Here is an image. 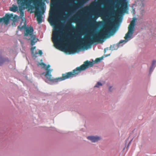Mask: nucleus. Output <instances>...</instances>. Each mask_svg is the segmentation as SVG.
Masks as SVG:
<instances>
[{
    "label": "nucleus",
    "mask_w": 156,
    "mask_h": 156,
    "mask_svg": "<svg viewBox=\"0 0 156 156\" xmlns=\"http://www.w3.org/2000/svg\"><path fill=\"white\" fill-rule=\"evenodd\" d=\"M114 26V24L113 22L108 21L106 27L105 29L98 32L92 38L87 37L84 40L81 38L80 35L79 34L76 35V38L77 40L80 39L82 41H84V42L79 43L76 45H70L69 48V50L72 52H73L79 49L82 48L94 43L100 42L108 35Z\"/></svg>",
    "instance_id": "obj_1"
},
{
    "label": "nucleus",
    "mask_w": 156,
    "mask_h": 156,
    "mask_svg": "<svg viewBox=\"0 0 156 156\" xmlns=\"http://www.w3.org/2000/svg\"><path fill=\"white\" fill-rule=\"evenodd\" d=\"M87 62H85L84 64L80 66L77 67L76 69L73 70L72 72L66 73H65L62 74V77H58L56 78H54L52 76L51 72L52 71V69H48L50 66L48 65L45 68L46 70V72L42 73L41 75L44 74V76L46 78V82L49 83V82H52L53 83H56L58 82L62 81L70 78L73 77L76 75L78 74V71H79L85 69L86 68L85 66Z\"/></svg>",
    "instance_id": "obj_2"
},
{
    "label": "nucleus",
    "mask_w": 156,
    "mask_h": 156,
    "mask_svg": "<svg viewBox=\"0 0 156 156\" xmlns=\"http://www.w3.org/2000/svg\"><path fill=\"white\" fill-rule=\"evenodd\" d=\"M17 3L20 5L19 6V10L20 12V15L22 16L24 15V12L23 11L25 8H29L32 10L34 7L30 5L31 0H17Z\"/></svg>",
    "instance_id": "obj_3"
},
{
    "label": "nucleus",
    "mask_w": 156,
    "mask_h": 156,
    "mask_svg": "<svg viewBox=\"0 0 156 156\" xmlns=\"http://www.w3.org/2000/svg\"><path fill=\"white\" fill-rule=\"evenodd\" d=\"M26 25V21L23 20L20 25L18 26V28L20 30L23 29H25L24 33L25 36H27L28 35L30 36L32 35L34 31L33 28L32 27H27Z\"/></svg>",
    "instance_id": "obj_4"
},
{
    "label": "nucleus",
    "mask_w": 156,
    "mask_h": 156,
    "mask_svg": "<svg viewBox=\"0 0 156 156\" xmlns=\"http://www.w3.org/2000/svg\"><path fill=\"white\" fill-rule=\"evenodd\" d=\"M135 26V21L134 20H132L128 27V32L126 34L125 39L127 40L128 38L131 37L133 33L134 30V27Z\"/></svg>",
    "instance_id": "obj_5"
},
{
    "label": "nucleus",
    "mask_w": 156,
    "mask_h": 156,
    "mask_svg": "<svg viewBox=\"0 0 156 156\" xmlns=\"http://www.w3.org/2000/svg\"><path fill=\"white\" fill-rule=\"evenodd\" d=\"M59 36V28L55 27L54 29L52 32V40L55 45L56 46L59 45L58 38Z\"/></svg>",
    "instance_id": "obj_6"
},
{
    "label": "nucleus",
    "mask_w": 156,
    "mask_h": 156,
    "mask_svg": "<svg viewBox=\"0 0 156 156\" xmlns=\"http://www.w3.org/2000/svg\"><path fill=\"white\" fill-rule=\"evenodd\" d=\"M103 59V57H101L100 58H96L95 59V60L94 62L89 61L88 60L84 62L83 63V65L84 64L85 62H87V63L86 64V65H85V67L86 68V69H85L83 70H81L78 71V74L81 71L84 70L90 67H92L93 66L94 63H97L99 62H100L101 60H102Z\"/></svg>",
    "instance_id": "obj_7"
},
{
    "label": "nucleus",
    "mask_w": 156,
    "mask_h": 156,
    "mask_svg": "<svg viewBox=\"0 0 156 156\" xmlns=\"http://www.w3.org/2000/svg\"><path fill=\"white\" fill-rule=\"evenodd\" d=\"M42 11L41 12L38 9H36L35 13V16H37V20L38 23H41L42 22V15L44 12V10L43 7L41 8Z\"/></svg>",
    "instance_id": "obj_8"
},
{
    "label": "nucleus",
    "mask_w": 156,
    "mask_h": 156,
    "mask_svg": "<svg viewBox=\"0 0 156 156\" xmlns=\"http://www.w3.org/2000/svg\"><path fill=\"white\" fill-rule=\"evenodd\" d=\"M126 0H119V4L121 5V6L119 7L118 9V12L119 13H121L124 12L127 8L126 4L125 2Z\"/></svg>",
    "instance_id": "obj_9"
},
{
    "label": "nucleus",
    "mask_w": 156,
    "mask_h": 156,
    "mask_svg": "<svg viewBox=\"0 0 156 156\" xmlns=\"http://www.w3.org/2000/svg\"><path fill=\"white\" fill-rule=\"evenodd\" d=\"M12 16V15L11 14H6L5 17L1 18L0 22L1 23L3 21L5 24H7L8 23L9 20Z\"/></svg>",
    "instance_id": "obj_10"
},
{
    "label": "nucleus",
    "mask_w": 156,
    "mask_h": 156,
    "mask_svg": "<svg viewBox=\"0 0 156 156\" xmlns=\"http://www.w3.org/2000/svg\"><path fill=\"white\" fill-rule=\"evenodd\" d=\"M87 138L91 140L93 142H97L99 140H100L101 138L100 137H99L98 136H89L87 137Z\"/></svg>",
    "instance_id": "obj_11"
},
{
    "label": "nucleus",
    "mask_w": 156,
    "mask_h": 156,
    "mask_svg": "<svg viewBox=\"0 0 156 156\" xmlns=\"http://www.w3.org/2000/svg\"><path fill=\"white\" fill-rule=\"evenodd\" d=\"M36 47H32L31 48V51L32 54L33 55V56L35 57H37V55L38 54L40 55V56H41L42 54V52L41 50H39L38 51V53H37L36 52H34V50L35 49Z\"/></svg>",
    "instance_id": "obj_12"
},
{
    "label": "nucleus",
    "mask_w": 156,
    "mask_h": 156,
    "mask_svg": "<svg viewBox=\"0 0 156 156\" xmlns=\"http://www.w3.org/2000/svg\"><path fill=\"white\" fill-rule=\"evenodd\" d=\"M144 0H136L135 1V4L138 6L143 7L144 6Z\"/></svg>",
    "instance_id": "obj_13"
},
{
    "label": "nucleus",
    "mask_w": 156,
    "mask_h": 156,
    "mask_svg": "<svg viewBox=\"0 0 156 156\" xmlns=\"http://www.w3.org/2000/svg\"><path fill=\"white\" fill-rule=\"evenodd\" d=\"M42 1V0H33V2L34 5L38 7L41 5Z\"/></svg>",
    "instance_id": "obj_14"
},
{
    "label": "nucleus",
    "mask_w": 156,
    "mask_h": 156,
    "mask_svg": "<svg viewBox=\"0 0 156 156\" xmlns=\"http://www.w3.org/2000/svg\"><path fill=\"white\" fill-rule=\"evenodd\" d=\"M18 9V8L16 5H13L10 8L9 10L10 11L13 12H16L17 11Z\"/></svg>",
    "instance_id": "obj_15"
},
{
    "label": "nucleus",
    "mask_w": 156,
    "mask_h": 156,
    "mask_svg": "<svg viewBox=\"0 0 156 156\" xmlns=\"http://www.w3.org/2000/svg\"><path fill=\"white\" fill-rule=\"evenodd\" d=\"M66 27L67 28H68L70 29H71L72 30H75V27L73 26L70 23L68 22L66 25Z\"/></svg>",
    "instance_id": "obj_16"
},
{
    "label": "nucleus",
    "mask_w": 156,
    "mask_h": 156,
    "mask_svg": "<svg viewBox=\"0 0 156 156\" xmlns=\"http://www.w3.org/2000/svg\"><path fill=\"white\" fill-rule=\"evenodd\" d=\"M118 48V46L117 44H113L110 47V49L112 51L117 50Z\"/></svg>",
    "instance_id": "obj_17"
},
{
    "label": "nucleus",
    "mask_w": 156,
    "mask_h": 156,
    "mask_svg": "<svg viewBox=\"0 0 156 156\" xmlns=\"http://www.w3.org/2000/svg\"><path fill=\"white\" fill-rule=\"evenodd\" d=\"M115 0H101V1L104 4L111 3Z\"/></svg>",
    "instance_id": "obj_18"
},
{
    "label": "nucleus",
    "mask_w": 156,
    "mask_h": 156,
    "mask_svg": "<svg viewBox=\"0 0 156 156\" xmlns=\"http://www.w3.org/2000/svg\"><path fill=\"white\" fill-rule=\"evenodd\" d=\"M6 61V59L0 56V66L2 65Z\"/></svg>",
    "instance_id": "obj_19"
},
{
    "label": "nucleus",
    "mask_w": 156,
    "mask_h": 156,
    "mask_svg": "<svg viewBox=\"0 0 156 156\" xmlns=\"http://www.w3.org/2000/svg\"><path fill=\"white\" fill-rule=\"evenodd\" d=\"M156 63V61L155 60H153L152 62V63L151 65V66L150 68V72H151L152 71L153 68L154 66V65Z\"/></svg>",
    "instance_id": "obj_20"
},
{
    "label": "nucleus",
    "mask_w": 156,
    "mask_h": 156,
    "mask_svg": "<svg viewBox=\"0 0 156 156\" xmlns=\"http://www.w3.org/2000/svg\"><path fill=\"white\" fill-rule=\"evenodd\" d=\"M36 42V41H35V39L34 38L31 40V44L32 45H33L35 44Z\"/></svg>",
    "instance_id": "obj_21"
},
{
    "label": "nucleus",
    "mask_w": 156,
    "mask_h": 156,
    "mask_svg": "<svg viewBox=\"0 0 156 156\" xmlns=\"http://www.w3.org/2000/svg\"><path fill=\"white\" fill-rule=\"evenodd\" d=\"M40 65L43 68H44L46 66L45 64L43 62L39 63L38 64V66H39Z\"/></svg>",
    "instance_id": "obj_22"
},
{
    "label": "nucleus",
    "mask_w": 156,
    "mask_h": 156,
    "mask_svg": "<svg viewBox=\"0 0 156 156\" xmlns=\"http://www.w3.org/2000/svg\"><path fill=\"white\" fill-rule=\"evenodd\" d=\"M89 9V7H85L83 8L82 10V11L83 12H84L87 11Z\"/></svg>",
    "instance_id": "obj_23"
},
{
    "label": "nucleus",
    "mask_w": 156,
    "mask_h": 156,
    "mask_svg": "<svg viewBox=\"0 0 156 156\" xmlns=\"http://www.w3.org/2000/svg\"><path fill=\"white\" fill-rule=\"evenodd\" d=\"M102 84L100 82H98L97 84L95 85V87H99L100 86H101Z\"/></svg>",
    "instance_id": "obj_24"
},
{
    "label": "nucleus",
    "mask_w": 156,
    "mask_h": 156,
    "mask_svg": "<svg viewBox=\"0 0 156 156\" xmlns=\"http://www.w3.org/2000/svg\"><path fill=\"white\" fill-rule=\"evenodd\" d=\"M51 21L53 23H55V22H54V21H53V20H52V19H50V20H49V21L50 22Z\"/></svg>",
    "instance_id": "obj_25"
},
{
    "label": "nucleus",
    "mask_w": 156,
    "mask_h": 156,
    "mask_svg": "<svg viewBox=\"0 0 156 156\" xmlns=\"http://www.w3.org/2000/svg\"><path fill=\"white\" fill-rule=\"evenodd\" d=\"M96 4V3L94 2L91 3V5H94Z\"/></svg>",
    "instance_id": "obj_26"
},
{
    "label": "nucleus",
    "mask_w": 156,
    "mask_h": 156,
    "mask_svg": "<svg viewBox=\"0 0 156 156\" xmlns=\"http://www.w3.org/2000/svg\"><path fill=\"white\" fill-rule=\"evenodd\" d=\"M125 41V40H123V41H120L119 42V43H123V42H124V41Z\"/></svg>",
    "instance_id": "obj_27"
},
{
    "label": "nucleus",
    "mask_w": 156,
    "mask_h": 156,
    "mask_svg": "<svg viewBox=\"0 0 156 156\" xmlns=\"http://www.w3.org/2000/svg\"><path fill=\"white\" fill-rule=\"evenodd\" d=\"M79 25L80 26H81L82 25V23L81 22H79Z\"/></svg>",
    "instance_id": "obj_28"
},
{
    "label": "nucleus",
    "mask_w": 156,
    "mask_h": 156,
    "mask_svg": "<svg viewBox=\"0 0 156 156\" xmlns=\"http://www.w3.org/2000/svg\"><path fill=\"white\" fill-rule=\"evenodd\" d=\"M67 42H67V41H65V43H67Z\"/></svg>",
    "instance_id": "obj_29"
},
{
    "label": "nucleus",
    "mask_w": 156,
    "mask_h": 156,
    "mask_svg": "<svg viewBox=\"0 0 156 156\" xmlns=\"http://www.w3.org/2000/svg\"><path fill=\"white\" fill-rule=\"evenodd\" d=\"M104 52H105V49H104Z\"/></svg>",
    "instance_id": "obj_30"
},
{
    "label": "nucleus",
    "mask_w": 156,
    "mask_h": 156,
    "mask_svg": "<svg viewBox=\"0 0 156 156\" xmlns=\"http://www.w3.org/2000/svg\"><path fill=\"white\" fill-rule=\"evenodd\" d=\"M111 88V87H110V88H109V90Z\"/></svg>",
    "instance_id": "obj_31"
}]
</instances>
